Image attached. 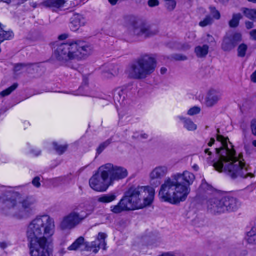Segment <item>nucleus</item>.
Segmentation results:
<instances>
[{"label": "nucleus", "mask_w": 256, "mask_h": 256, "mask_svg": "<svg viewBox=\"0 0 256 256\" xmlns=\"http://www.w3.org/2000/svg\"><path fill=\"white\" fill-rule=\"evenodd\" d=\"M244 14L248 18L256 22V10L246 8L244 10Z\"/></svg>", "instance_id": "33"}, {"label": "nucleus", "mask_w": 256, "mask_h": 256, "mask_svg": "<svg viewBox=\"0 0 256 256\" xmlns=\"http://www.w3.org/2000/svg\"><path fill=\"white\" fill-rule=\"evenodd\" d=\"M157 66L156 58L151 54H143L128 68L126 74L133 80H144L154 72Z\"/></svg>", "instance_id": "5"}, {"label": "nucleus", "mask_w": 256, "mask_h": 256, "mask_svg": "<svg viewBox=\"0 0 256 256\" xmlns=\"http://www.w3.org/2000/svg\"><path fill=\"white\" fill-rule=\"evenodd\" d=\"M252 145L256 148V140L252 142Z\"/></svg>", "instance_id": "58"}, {"label": "nucleus", "mask_w": 256, "mask_h": 256, "mask_svg": "<svg viewBox=\"0 0 256 256\" xmlns=\"http://www.w3.org/2000/svg\"><path fill=\"white\" fill-rule=\"evenodd\" d=\"M155 190L150 186H132L124 193L134 210L143 208L152 204Z\"/></svg>", "instance_id": "6"}, {"label": "nucleus", "mask_w": 256, "mask_h": 256, "mask_svg": "<svg viewBox=\"0 0 256 256\" xmlns=\"http://www.w3.org/2000/svg\"><path fill=\"white\" fill-rule=\"evenodd\" d=\"M54 220L48 215L36 216L28 226L26 237L30 256H51L50 247L55 233Z\"/></svg>", "instance_id": "2"}, {"label": "nucleus", "mask_w": 256, "mask_h": 256, "mask_svg": "<svg viewBox=\"0 0 256 256\" xmlns=\"http://www.w3.org/2000/svg\"><path fill=\"white\" fill-rule=\"evenodd\" d=\"M20 194L18 192L9 194L0 198V206L4 211L10 212L18 218L19 201Z\"/></svg>", "instance_id": "10"}, {"label": "nucleus", "mask_w": 256, "mask_h": 256, "mask_svg": "<svg viewBox=\"0 0 256 256\" xmlns=\"http://www.w3.org/2000/svg\"><path fill=\"white\" fill-rule=\"evenodd\" d=\"M84 18L79 14H74L71 18V28L74 31L77 30L80 27L85 24Z\"/></svg>", "instance_id": "22"}, {"label": "nucleus", "mask_w": 256, "mask_h": 256, "mask_svg": "<svg viewBox=\"0 0 256 256\" xmlns=\"http://www.w3.org/2000/svg\"><path fill=\"white\" fill-rule=\"evenodd\" d=\"M177 48L180 50L186 51L190 50L192 48V46L188 43H184L178 46Z\"/></svg>", "instance_id": "40"}, {"label": "nucleus", "mask_w": 256, "mask_h": 256, "mask_svg": "<svg viewBox=\"0 0 256 256\" xmlns=\"http://www.w3.org/2000/svg\"><path fill=\"white\" fill-rule=\"evenodd\" d=\"M250 128L252 134L256 136V120H252Z\"/></svg>", "instance_id": "43"}, {"label": "nucleus", "mask_w": 256, "mask_h": 256, "mask_svg": "<svg viewBox=\"0 0 256 256\" xmlns=\"http://www.w3.org/2000/svg\"><path fill=\"white\" fill-rule=\"evenodd\" d=\"M202 188L204 190L208 189V194H210L207 198L206 206L208 208L214 213H224V198L216 192L214 188L208 186L206 182L202 183Z\"/></svg>", "instance_id": "8"}, {"label": "nucleus", "mask_w": 256, "mask_h": 256, "mask_svg": "<svg viewBox=\"0 0 256 256\" xmlns=\"http://www.w3.org/2000/svg\"><path fill=\"white\" fill-rule=\"evenodd\" d=\"M206 41L207 42H208L209 44H211V43L214 42L215 40L212 36L208 34L207 35V38H206Z\"/></svg>", "instance_id": "47"}, {"label": "nucleus", "mask_w": 256, "mask_h": 256, "mask_svg": "<svg viewBox=\"0 0 256 256\" xmlns=\"http://www.w3.org/2000/svg\"><path fill=\"white\" fill-rule=\"evenodd\" d=\"M133 210H134V208L125 196L121 199L118 204L112 206L110 207L111 212L116 214Z\"/></svg>", "instance_id": "17"}, {"label": "nucleus", "mask_w": 256, "mask_h": 256, "mask_svg": "<svg viewBox=\"0 0 256 256\" xmlns=\"http://www.w3.org/2000/svg\"><path fill=\"white\" fill-rule=\"evenodd\" d=\"M210 13L214 18H215L217 20L220 18L221 16L220 12L217 10H216L214 7L210 6Z\"/></svg>", "instance_id": "38"}, {"label": "nucleus", "mask_w": 256, "mask_h": 256, "mask_svg": "<svg viewBox=\"0 0 256 256\" xmlns=\"http://www.w3.org/2000/svg\"><path fill=\"white\" fill-rule=\"evenodd\" d=\"M166 72H167V69L165 68H162L160 70V73L162 74H166Z\"/></svg>", "instance_id": "54"}, {"label": "nucleus", "mask_w": 256, "mask_h": 256, "mask_svg": "<svg viewBox=\"0 0 256 256\" xmlns=\"http://www.w3.org/2000/svg\"><path fill=\"white\" fill-rule=\"evenodd\" d=\"M248 0L249 2H254V3L256 2V0Z\"/></svg>", "instance_id": "59"}, {"label": "nucleus", "mask_w": 256, "mask_h": 256, "mask_svg": "<svg viewBox=\"0 0 256 256\" xmlns=\"http://www.w3.org/2000/svg\"><path fill=\"white\" fill-rule=\"evenodd\" d=\"M250 78L253 82L256 83V70L252 74Z\"/></svg>", "instance_id": "51"}, {"label": "nucleus", "mask_w": 256, "mask_h": 256, "mask_svg": "<svg viewBox=\"0 0 256 256\" xmlns=\"http://www.w3.org/2000/svg\"><path fill=\"white\" fill-rule=\"evenodd\" d=\"M38 68L39 67L36 64H18L15 66L14 71L18 72L22 70H25L29 74H32V71L38 70Z\"/></svg>", "instance_id": "23"}, {"label": "nucleus", "mask_w": 256, "mask_h": 256, "mask_svg": "<svg viewBox=\"0 0 256 256\" xmlns=\"http://www.w3.org/2000/svg\"><path fill=\"white\" fill-rule=\"evenodd\" d=\"M66 38V37L64 36H59V39L60 40H64Z\"/></svg>", "instance_id": "57"}, {"label": "nucleus", "mask_w": 256, "mask_h": 256, "mask_svg": "<svg viewBox=\"0 0 256 256\" xmlns=\"http://www.w3.org/2000/svg\"><path fill=\"white\" fill-rule=\"evenodd\" d=\"M246 28L248 30H250L254 27V23L252 22H246Z\"/></svg>", "instance_id": "49"}, {"label": "nucleus", "mask_w": 256, "mask_h": 256, "mask_svg": "<svg viewBox=\"0 0 256 256\" xmlns=\"http://www.w3.org/2000/svg\"><path fill=\"white\" fill-rule=\"evenodd\" d=\"M244 148L247 154H250L253 152V148L250 144H245Z\"/></svg>", "instance_id": "45"}, {"label": "nucleus", "mask_w": 256, "mask_h": 256, "mask_svg": "<svg viewBox=\"0 0 256 256\" xmlns=\"http://www.w3.org/2000/svg\"><path fill=\"white\" fill-rule=\"evenodd\" d=\"M90 188L98 192H106L112 185L104 165L99 168L97 172L90 180Z\"/></svg>", "instance_id": "7"}, {"label": "nucleus", "mask_w": 256, "mask_h": 256, "mask_svg": "<svg viewBox=\"0 0 256 256\" xmlns=\"http://www.w3.org/2000/svg\"><path fill=\"white\" fill-rule=\"evenodd\" d=\"M220 1V2H226V1H228V0H219Z\"/></svg>", "instance_id": "60"}, {"label": "nucleus", "mask_w": 256, "mask_h": 256, "mask_svg": "<svg viewBox=\"0 0 256 256\" xmlns=\"http://www.w3.org/2000/svg\"><path fill=\"white\" fill-rule=\"evenodd\" d=\"M106 234L100 232L96 240L92 242L91 248H94V253H97L100 248H102L104 250H106Z\"/></svg>", "instance_id": "21"}, {"label": "nucleus", "mask_w": 256, "mask_h": 256, "mask_svg": "<svg viewBox=\"0 0 256 256\" xmlns=\"http://www.w3.org/2000/svg\"><path fill=\"white\" fill-rule=\"evenodd\" d=\"M159 256H184V254H180L179 256H176L173 252H164Z\"/></svg>", "instance_id": "46"}, {"label": "nucleus", "mask_w": 256, "mask_h": 256, "mask_svg": "<svg viewBox=\"0 0 256 256\" xmlns=\"http://www.w3.org/2000/svg\"><path fill=\"white\" fill-rule=\"evenodd\" d=\"M214 21L210 16H206V18L199 23V26L202 28L210 26L212 24Z\"/></svg>", "instance_id": "34"}, {"label": "nucleus", "mask_w": 256, "mask_h": 256, "mask_svg": "<svg viewBox=\"0 0 256 256\" xmlns=\"http://www.w3.org/2000/svg\"><path fill=\"white\" fill-rule=\"evenodd\" d=\"M192 169L195 171L197 172L199 170V167L197 164H194L192 166Z\"/></svg>", "instance_id": "55"}, {"label": "nucleus", "mask_w": 256, "mask_h": 256, "mask_svg": "<svg viewBox=\"0 0 256 256\" xmlns=\"http://www.w3.org/2000/svg\"><path fill=\"white\" fill-rule=\"evenodd\" d=\"M200 112V108L198 106H194L191 108L188 112V114L192 116L198 114Z\"/></svg>", "instance_id": "39"}, {"label": "nucleus", "mask_w": 256, "mask_h": 256, "mask_svg": "<svg viewBox=\"0 0 256 256\" xmlns=\"http://www.w3.org/2000/svg\"><path fill=\"white\" fill-rule=\"evenodd\" d=\"M92 212L93 210H91L90 213L87 214L84 216H80L75 211L72 212L63 218L60 224L61 229L64 230L72 229L75 228L76 226L80 224Z\"/></svg>", "instance_id": "11"}, {"label": "nucleus", "mask_w": 256, "mask_h": 256, "mask_svg": "<svg viewBox=\"0 0 256 256\" xmlns=\"http://www.w3.org/2000/svg\"><path fill=\"white\" fill-rule=\"evenodd\" d=\"M180 119L184 123V127L189 131H194L197 129V126L190 119L180 117Z\"/></svg>", "instance_id": "28"}, {"label": "nucleus", "mask_w": 256, "mask_h": 256, "mask_svg": "<svg viewBox=\"0 0 256 256\" xmlns=\"http://www.w3.org/2000/svg\"><path fill=\"white\" fill-rule=\"evenodd\" d=\"M40 154V152H39L37 154V155Z\"/></svg>", "instance_id": "62"}, {"label": "nucleus", "mask_w": 256, "mask_h": 256, "mask_svg": "<svg viewBox=\"0 0 256 256\" xmlns=\"http://www.w3.org/2000/svg\"><path fill=\"white\" fill-rule=\"evenodd\" d=\"M242 40L240 33H235L230 36H226L223 40L222 48L224 52H230L234 50Z\"/></svg>", "instance_id": "14"}, {"label": "nucleus", "mask_w": 256, "mask_h": 256, "mask_svg": "<svg viewBox=\"0 0 256 256\" xmlns=\"http://www.w3.org/2000/svg\"><path fill=\"white\" fill-rule=\"evenodd\" d=\"M173 176L180 182H182V185L188 188L190 194L191 190L190 186L194 184L196 180L195 175L189 171L186 170L182 173H178Z\"/></svg>", "instance_id": "15"}, {"label": "nucleus", "mask_w": 256, "mask_h": 256, "mask_svg": "<svg viewBox=\"0 0 256 256\" xmlns=\"http://www.w3.org/2000/svg\"><path fill=\"white\" fill-rule=\"evenodd\" d=\"M250 38L256 41V30H252L250 32Z\"/></svg>", "instance_id": "48"}, {"label": "nucleus", "mask_w": 256, "mask_h": 256, "mask_svg": "<svg viewBox=\"0 0 256 256\" xmlns=\"http://www.w3.org/2000/svg\"><path fill=\"white\" fill-rule=\"evenodd\" d=\"M18 87V84H14L10 88L3 90L0 92V98H4L10 95Z\"/></svg>", "instance_id": "31"}, {"label": "nucleus", "mask_w": 256, "mask_h": 256, "mask_svg": "<svg viewBox=\"0 0 256 256\" xmlns=\"http://www.w3.org/2000/svg\"><path fill=\"white\" fill-rule=\"evenodd\" d=\"M37 203L36 199L32 196H28L19 201L18 218H24L30 216Z\"/></svg>", "instance_id": "13"}, {"label": "nucleus", "mask_w": 256, "mask_h": 256, "mask_svg": "<svg viewBox=\"0 0 256 256\" xmlns=\"http://www.w3.org/2000/svg\"><path fill=\"white\" fill-rule=\"evenodd\" d=\"M168 168L166 166H161L154 168L150 173L151 181L162 180L168 174Z\"/></svg>", "instance_id": "20"}, {"label": "nucleus", "mask_w": 256, "mask_h": 256, "mask_svg": "<svg viewBox=\"0 0 256 256\" xmlns=\"http://www.w3.org/2000/svg\"><path fill=\"white\" fill-rule=\"evenodd\" d=\"M247 242L250 244H256V229L252 228L248 232L246 236Z\"/></svg>", "instance_id": "30"}, {"label": "nucleus", "mask_w": 256, "mask_h": 256, "mask_svg": "<svg viewBox=\"0 0 256 256\" xmlns=\"http://www.w3.org/2000/svg\"><path fill=\"white\" fill-rule=\"evenodd\" d=\"M248 46L244 44H240L238 48V56L240 58H244L248 50Z\"/></svg>", "instance_id": "32"}, {"label": "nucleus", "mask_w": 256, "mask_h": 256, "mask_svg": "<svg viewBox=\"0 0 256 256\" xmlns=\"http://www.w3.org/2000/svg\"><path fill=\"white\" fill-rule=\"evenodd\" d=\"M242 18L240 14H234L232 19L229 22V26L232 28H236L239 25L240 20Z\"/></svg>", "instance_id": "29"}, {"label": "nucleus", "mask_w": 256, "mask_h": 256, "mask_svg": "<svg viewBox=\"0 0 256 256\" xmlns=\"http://www.w3.org/2000/svg\"><path fill=\"white\" fill-rule=\"evenodd\" d=\"M214 142H215L214 139L213 138H211L210 141L208 144V146H212L214 144Z\"/></svg>", "instance_id": "53"}, {"label": "nucleus", "mask_w": 256, "mask_h": 256, "mask_svg": "<svg viewBox=\"0 0 256 256\" xmlns=\"http://www.w3.org/2000/svg\"><path fill=\"white\" fill-rule=\"evenodd\" d=\"M84 246H85L84 239L80 236L68 248V250L76 251Z\"/></svg>", "instance_id": "27"}, {"label": "nucleus", "mask_w": 256, "mask_h": 256, "mask_svg": "<svg viewBox=\"0 0 256 256\" xmlns=\"http://www.w3.org/2000/svg\"><path fill=\"white\" fill-rule=\"evenodd\" d=\"M100 70L104 78L112 79L119 75L121 68L119 65L112 64L103 66Z\"/></svg>", "instance_id": "16"}, {"label": "nucleus", "mask_w": 256, "mask_h": 256, "mask_svg": "<svg viewBox=\"0 0 256 256\" xmlns=\"http://www.w3.org/2000/svg\"><path fill=\"white\" fill-rule=\"evenodd\" d=\"M209 52V46L206 44L199 46L195 48L194 52L198 58H204L206 56Z\"/></svg>", "instance_id": "24"}, {"label": "nucleus", "mask_w": 256, "mask_h": 256, "mask_svg": "<svg viewBox=\"0 0 256 256\" xmlns=\"http://www.w3.org/2000/svg\"><path fill=\"white\" fill-rule=\"evenodd\" d=\"M126 19L132 22V32L136 36L147 38L156 36L159 33L160 31L158 28H151L146 22L136 20L133 16H126Z\"/></svg>", "instance_id": "9"}, {"label": "nucleus", "mask_w": 256, "mask_h": 256, "mask_svg": "<svg viewBox=\"0 0 256 256\" xmlns=\"http://www.w3.org/2000/svg\"><path fill=\"white\" fill-rule=\"evenodd\" d=\"M222 92L220 90L214 89L210 90L206 94L205 104L209 108L214 106L222 99Z\"/></svg>", "instance_id": "18"}, {"label": "nucleus", "mask_w": 256, "mask_h": 256, "mask_svg": "<svg viewBox=\"0 0 256 256\" xmlns=\"http://www.w3.org/2000/svg\"><path fill=\"white\" fill-rule=\"evenodd\" d=\"M112 139L110 138L101 144L97 149L98 154H100L104 151V150L112 143Z\"/></svg>", "instance_id": "35"}, {"label": "nucleus", "mask_w": 256, "mask_h": 256, "mask_svg": "<svg viewBox=\"0 0 256 256\" xmlns=\"http://www.w3.org/2000/svg\"><path fill=\"white\" fill-rule=\"evenodd\" d=\"M32 183L34 186L38 188L40 186V178L38 177L35 178L32 182Z\"/></svg>", "instance_id": "44"}, {"label": "nucleus", "mask_w": 256, "mask_h": 256, "mask_svg": "<svg viewBox=\"0 0 256 256\" xmlns=\"http://www.w3.org/2000/svg\"><path fill=\"white\" fill-rule=\"evenodd\" d=\"M54 146L55 150L60 154H62L67 149V146H58L56 143L54 142Z\"/></svg>", "instance_id": "37"}, {"label": "nucleus", "mask_w": 256, "mask_h": 256, "mask_svg": "<svg viewBox=\"0 0 256 256\" xmlns=\"http://www.w3.org/2000/svg\"><path fill=\"white\" fill-rule=\"evenodd\" d=\"M140 137L142 138L147 139L148 138V135L146 134H141Z\"/></svg>", "instance_id": "56"}, {"label": "nucleus", "mask_w": 256, "mask_h": 256, "mask_svg": "<svg viewBox=\"0 0 256 256\" xmlns=\"http://www.w3.org/2000/svg\"><path fill=\"white\" fill-rule=\"evenodd\" d=\"M188 194V188L180 182L173 175L164 180L158 194L162 201L173 204L185 201Z\"/></svg>", "instance_id": "4"}, {"label": "nucleus", "mask_w": 256, "mask_h": 256, "mask_svg": "<svg viewBox=\"0 0 256 256\" xmlns=\"http://www.w3.org/2000/svg\"><path fill=\"white\" fill-rule=\"evenodd\" d=\"M217 140L222 144L220 148L216 149L218 158L212 161V152L210 149L206 148L204 152L208 156L206 158L208 162L212 164L216 170L225 172L232 179L246 178L248 176L254 177V175L248 172L249 166L246 164L242 154H240L237 156L233 146L228 142V139L220 134L219 128L217 130Z\"/></svg>", "instance_id": "1"}, {"label": "nucleus", "mask_w": 256, "mask_h": 256, "mask_svg": "<svg viewBox=\"0 0 256 256\" xmlns=\"http://www.w3.org/2000/svg\"><path fill=\"white\" fill-rule=\"evenodd\" d=\"M116 198V196L114 194H110L98 197L97 201L100 203L108 204L114 201Z\"/></svg>", "instance_id": "26"}, {"label": "nucleus", "mask_w": 256, "mask_h": 256, "mask_svg": "<svg viewBox=\"0 0 256 256\" xmlns=\"http://www.w3.org/2000/svg\"><path fill=\"white\" fill-rule=\"evenodd\" d=\"M0 2H6V0H0Z\"/></svg>", "instance_id": "61"}, {"label": "nucleus", "mask_w": 256, "mask_h": 256, "mask_svg": "<svg viewBox=\"0 0 256 256\" xmlns=\"http://www.w3.org/2000/svg\"><path fill=\"white\" fill-rule=\"evenodd\" d=\"M8 244L6 242H0V248L2 249H5L8 247Z\"/></svg>", "instance_id": "50"}, {"label": "nucleus", "mask_w": 256, "mask_h": 256, "mask_svg": "<svg viewBox=\"0 0 256 256\" xmlns=\"http://www.w3.org/2000/svg\"><path fill=\"white\" fill-rule=\"evenodd\" d=\"M65 2V0H44L42 4L46 7L59 8L62 6Z\"/></svg>", "instance_id": "25"}, {"label": "nucleus", "mask_w": 256, "mask_h": 256, "mask_svg": "<svg viewBox=\"0 0 256 256\" xmlns=\"http://www.w3.org/2000/svg\"><path fill=\"white\" fill-rule=\"evenodd\" d=\"M148 4L150 7L153 8L159 6L160 2L158 0H148Z\"/></svg>", "instance_id": "42"}, {"label": "nucleus", "mask_w": 256, "mask_h": 256, "mask_svg": "<svg viewBox=\"0 0 256 256\" xmlns=\"http://www.w3.org/2000/svg\"><path fill=\"white\" fill-rule=\"evenodd\" d=\"M224 207L225 208L224 213L226 212H234L238 209L240 206L239 201L233 197H224Z\"/></svg>", "instance_id": "19"}, {"label": "nucleus", "mask_w": 256, "mask_h": 256, "mask_svg": "<svg viewBox=\"0 0 256 256\" xmlns=\"http://www.w3.org/2000/svg\"><path fill=\"white\" fill-rule=\"evenodd\" d=\"M172 58L176 60L179 61L186 60L188 59L186 56L182 54H174Z\"/></svg>", "instance_id": "41"}, {"label": "nucleus", "mask_w": 256, "mask_h": 256, "mask_svg": "<svg viewBox=\"0 0 256 256\" xmlns=\"http://www.w3.org/2000/svg\"><path fill=\"white\" fill-rule=\"evenodd\" d=\"M119 0H108L109 2L112 6H115Z\"/></svg>", "instance_id": "52"}, {"label": "nucleus", "mask_w": 256, "mask_h": 256, "mask_svg": "<svg viewBox=\"0 0 256 256\" xmlns=\"http://www.w3.org/2000/svg\"><path fill=\"white\" fill-rule=\"evenodd\" d=\"M104 166L112 184L114 181L124 179L128 176V170L123 167L114 166L110 163L105 164Z\"/></svg>", "instance_id": "12"}, {"label": "nucleus", "mask_w": 256, "mask_h": 256, "mask_svg": "<svg viewBox=\"0 0 256 256\" xmlns=\"http://www.w3.org/2000/svg\"><path fill=\"white\" fill-rule=\"evenodd\" d=\"M93 51L92 46L82 40H77L60 46L55 52L56 59L62 65L69 66L72 60L85 59Z\"/></svg>", "instance_id": "3"}, {"label": "nucleus", "mask_w": 256, "mask_h": 256, "mask_svg": "<svg viewBox=\"0 0 256 256\" xmlns=\"http://www.w3.org/2000/svg\"><path fill=\"white\" fill-rule=\"evenodd\" d=\"M166 2V7L168 11H173L176 6V2L175 0H164Z\"/></svg>", "instance_id": "36"}]
</instances>
